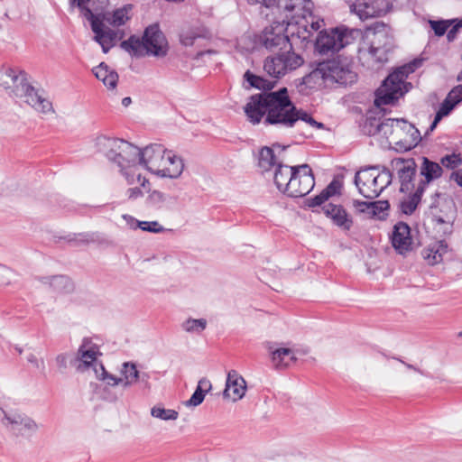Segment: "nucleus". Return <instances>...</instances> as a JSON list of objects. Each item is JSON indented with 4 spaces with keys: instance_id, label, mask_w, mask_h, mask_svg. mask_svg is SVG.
I'll return each instance as SVG.
<instances>
[{
    "instance_id": "obj_26",
    "label": "nucleus",
    "mask_w": 462,
    "mask_h": 462,
    "mask_svg": "<svg viewBox=\"0 0 462 462\" xmlns=\"http://www.w3.org/2000/svg\"><path fill=\"white\" fill-rule=\"evenodd\" d=\"M392 244L394 249L401 254H404L412 249V238L410 226L398 222L393 226Z\"/></svg>"
},
{
    "instance_id": "obj_36",
    "label": "nucleus",
    "mask_w": 462,
    "mask_h": 462,
    "mask_svg": "<svg viewBox=\"0 0 462 462\" xmlns=\"http://www.w3.org/2000/svg\"><path fill=\"white\" fill-rule=\"evenodd\" d=\"M425 189V183H419L416 191L400 202V209L406 215H411L416 209Z\"/></svg>"
},
{
    "instance_id": "obj_17",
    "label": "nucleus",
    "mask_w": 462,
    "mask_h": 462,
    "mask_svg": "<svg viewBox=\"0 0 462 462\" xmlns=\"http://www.w3.org/2000/svg\"><path fill=\"white\" fill-rule=\"evenodd\" d=\"M314 185L315 180L310 167L308 164H302L297 166L285 194L293 198L303 197L312 190Z\"/></svg>"
},
{
    "instance_id": "obj_5",
    "label": "nucleus",
    "mask_w": 462,
    "mask_h": 462,
    "mask_svg": "<svg viewBox=\"0 0 462 462\" xmlns=\"http://www.w3.org/2000/svg\"><path fill=\"white\" fill-rule=\"evenodd\" d=\"M121 48L133 56H155L163 57L168 51V42L156 24L150 25L144 31L142 39L131 36L121 42Z\"/></svg>"
},
{
    "instance_id": "obj_10",
    "label": "nucleus",
    "mask_w": 462,
    "mask_h": 462,
    "mask_svg": "<svg viewBox=\"0 0 462 462\" xmlns=\"http://www.w3.org/2000/svg\"><path fill=\"white\" fill-rule=\"evenodd\" d=\"M360 35V31L339 26L319 32L316 40V49L321 54L338 51L353 43Z\"/></svg>"
},
{
    "instance_id": "obj_44",
    "label": "nucleus",
    "mask_w": 462,
    "mask_h": 462,
    "mask_svg": "<svg viewBox=\"0 0 462 462\" xmlns=\"http://www.w3.org/2000/svg\"><path fill=\"white\" fill-rule=\"evenodd\" d=\"M151 415L162 420H176L179 412L173 409H166L162 405H155L151 409Z\"/></svg>"
},
{
    "instance_id": "obj_22",
    "label": "nucleus",
    "mask_w": 462,
    "mask_h": 462,
    "mask_svg": "<svg viewBox=\"0 0 462 462\" xmlns=\"http://www.w3.org/2000/svg\"><path fill=\"white\" fill-rule=\"evenodd\" d=\"M166 152L167 150L162 144L152 143L147 145L141 150L140 165L159 176L162 162Z\"/></svg>"
},
{
    "instance_id": "obj_38",
    "label": "nucleus",
    "mask_w": 462,
    "mask_h": 462,
    "mask_svg": "<svg viewBox=\"0 0 462 462\" xmlns=\"http://www.w3.org/2000/svg\"><path fill=\"white\" fill-rule=\"evenodd\" d=\"M277 159L273 150L269 147H263L259 152L258 165L263 171H269L273 168H276Z\"/></svg>"
},
{
    "instance_id": "obj_46",
    "label": "nucleus",
    "mask_w": 462,
    "mask_h": 462,
    "mask_svg": "<svg viewBox=\"0 0 462 462\" xmlns=\"http://www.w3.org/2000/svg\"><path fill=\"white\" fill-rule=\"evenodd\" d=\"M440 162L443 167L454 170L462 164V154L452 153L441 158Z\"/></svg>"
},
{
    "instance_id": "obj_37",
    "label": "nucleus",
    "mask_w": 462,
    "mask_h": 462,
    "mask_svg": "<svg viewBox=\"0 0 462 462\" xmlns=\"http://www.w3.org/2000/svg\"><path fill=\"white\" fill-rule=\"evenodd\" d=\"M211 388V383L206 379H200L191 397L184 402L187 407H196L202 403L205 394Z\"/></svg>"
},
{
    "instance_id": "obj_8",
    "label": "nucleus",
    "mask_w": 462,
    "mask_h": 462,
    "mask_svg": "<svg viewBox=\"0 0 462 462\" xmlns=\"http://www.w3.org/2000/svg\"><path fill=\"white\" fill-rule=\"evenodd\" d=\"M392 180L389 170L380 171L378 167H368L356 173L355 184L365 198L375 199L391 184Z\"/></svg>"
},
{
    "instance_id": "obj_50",
    "label": "nucleus",
    "mask_w": 462,
    "mask_h": 462,
    "mask_svg": "<svg viewBox=\"0 0 462 462\" xmlns=\"http://www.w3.org/2000/svg\"><path fill=\"white\" fill-rule=\"evenodd\" d=\"M90 1L91 0H76V3L78 7L85 12L84 15L92 22V19H96V17L88 7Z\"/></svg>"
},
{
    "instance_id": "obj_45",
    "label": "nucleus",
    "mask_w": 462,
    "mask_h": 462,
    "mask_svg": "<svg viewBox=\"0 0 462 462\" xmlns=\"http://www.w3.org/2000/svg\"><path fill=\"white\" fill-rule=\"evenodd\" d=\"M207 319H188L181 323V328L188 333H201L207 328Z\"/></svg>"
},
{
    "instance_id": "obj_35",
    "label": "nucleus",
    "mask_w": 462,
    "mask_h": 462,
    "mask_svg": "<svg viewBox=\"0 0 462 462\" xmlns=\"http://www.w3.org/2000/svg\"><path fill=\"white\" fill-rule=\"evenodd\" d=\"M341 183L337 180H333L329 185L323 189L319 195L308 199V206L310 208L320 206L326 202L330 197L338 194L341 189Z\"/></svg>"
},
{
    "instance_id": "obj_15",
    "label": "nucleus",
    "mask_w": 462,
    "mask_h": 462,
    "mask_svg": "<svg viewBox=\"0 0 462 462\" xmlns=\"http://www.w3.org/2000/svg\"><path fill=\"white\" fill-rule=\"evenodd\" d=\"M271 10L273 15L280 18V21H276L273 24L265 27L257 36V40L259 44L265 47L267 50H282L289 44V38L285 34V32L288 28H291V25L285 22L287 19H285L284 15L275 13L273 9Z\"/></svg>"
},
{
    "instance_id": "obj_54",
    "label": "nucleus",
    "mask_w": 462,
    "mask_h": 462,
    "mask_svg": "<svg viewBox=\"0 0 462 462\" xmlns=\"http://www.w3.org/2000/svg\"><path fill=\"white\" fill-rule=\"evenodd\" d=\"M126 196L129 199H136L143 196L142 190L135 187V188H130L126 190Z\"/></svg>"
},
{
    "instance_id": "obj_19",
    "label": "nucleus",
    "mask_w": 462,
    "mask_h": 462,
    "mask_svg": "<svg viewBox=\"0 0 462 462\" xmlns=\"http://www.w3.org/2000/svg\"><path fill=\"white\" fill-rule=\"evenodd\" d=\"M27 83L23 71L7 65L0 67V87L9 97L16 98Z\"/></svg>"
},
{
    "instance_id": "obj_24",
    "label": "nucleus",
    "mask_w": 462,
    "mask_h": 462,
    "mask_svg": "<svg viewBox=\"0 0 462 462\" xmlns=\"http://www.w3.org/2000/svg\"><path fill=\"white\" fill-rule=\"evenodd\" d=\"M322 210L332 223L343 231H349L354 224L353 217L341 205L328 203L323 206Z\"/></svg>"
},
{
    "instance_id": "obj_57",
    "label": "nucleus",
    "mask_w": 462,
    "mask_h": 462,
    "mask_svg": "<svg viewBox=\"0 0 462 462\" xmlns=\"http://www.w3.org/2000/svg\"><path fill=\"white\" fill-rule=\"evenodd\" d=\"M69 356L67 354L58 355L56 357V363L58 366L61 369H66L68 365Z\"/></svg>"
},
{
    "instance_id": "obj_23",
    "label": "nucleus",
    "mask_w": 462,
    "mask_h": 462,
    "mask_svg": "<svg viewBox=\"0 0 462 462\" xmlns=\"http://www.w3.org/2000/svg\"><path fill=\"white\" fill-rule=\"evenodd\" d=\"M441 200L443 208L440 209V212H443V215H434L433 220L437 231L447 236L452 233L457 210L455 202L451 199L442 198Z\"/></svg>"
},
{
    "instance_id": "obj_63",
    "label": "nucleus",
    "mask_w": 462,
    "mask_h": 462,
    "mask_svg": "<svg viewBox=\"0 0 462 462\" xmlns=\"http://www.w3.org/2000/svg\"><path fill=\"white\" fill-rule=\"evenodd\" d=\"M459 335H460V336H462V331L460 332V334H459Z\"/></svg>"
},
{
    "instance_id": "obj_16",
    "label": "nucleus",
    "mask_w": 462,
    "mask_h": 462,
    "mask_svg": "<svg viewBox=\"0 0 462 462\" xmlns=\"http://www.w3.org/2000/svg\"><path fill=\"white\" fill-rule=\"evenodd\" d=\"M23 100L36 113L47 116L55 114L52 102L45 92L32 87L29 82L25 85L20 95L16 97Z\"/></svg>"
},
{
    "instance_id": "obj_6",
    "label": "nucleus",
    "mask_w": 462,
    "mask_h": 462,
    "mask_svg": "<svg viewBox=\"0 0 462 462\" xmlns=\"http://www.w3.org/2000/svg\"><path fill=\"white\" fill-rule=\"evenodd\" d=\"M386 37V25L383 23H375L366 30L363 45L358 51V58L363 65L374 68L387 60L386 50L382 44Z\"/></svg>"
},
{
    "instance_id": "obj_60",
    "label": "nucleus",
    "mask_w": 462,
    "mask_h": 462,
    "mask_svg": "<svg viewBox=\"0 0 462 462\" xmlns=\"http://www.w3.org/2000/svg\"><path fill=\"white\" fill-rule=\"evenodd\" d=\"M457 80L458 81H462V70L459 72V74L457 75Z\"/></svg>"
},
{
    "instance_id": "obj_4",
    "label": "nucleus",
    "mask_w": 462,
    "mask_h": 462,
    "mask_svg": "<svg viewBox=\"0 0 462 462\" xmlns=\"http://www.w3.org/2000/svg\"><path fill=\"white\" fill-rule=\"evenodd\" d=\"M131 5H125L113 12H106L103 14L102 20L97 17L92 19L91 29L95 33V41L97 42L105 53H106L117 40L124 37L120 31H115L109 26L119 27L126 23L131 17Z\"/></svg>"
},
{
    "instance_id": "obj_47",
    "label": "nucleus",
    "mask_w": 462,
    "mask_h": 462,
    "mask_svg": "<svg viewBox=\"0 0 462 462\" xmlns=\"http://www.w3.org/2000/svg\"><path fill=\"white\" fill-rule=\"evenodd\" d=\"M456 20L430 21L431 29L437 36H442Z\"/></svg>"
},
{
    "instance_id": "obj_48",
    "label": "nucleus",
    "mask_w": 462,
    "mask_h": 462,
    "mask_svg": "<svg viewBox=\"0 0 462 462\" xmlns=\"http://www.w3.org/2000/svg\"><path fill=\"white\" fill-rule=\"evenodd\" d=\"M139 228L151 233H162L165 228L158 221H141Z\"/></svg>"
},
{
    "instance_id": "obj_14",
    "label": "nucleus",
    "mask_w": 462,
    "mask_h": 462,
    "mask_svg": "<svg viewBox=\"0 0 462 462\" xmlns=\"http://www.w3.org/2000/svg\"><path fill=\"white\" fill-rule=\"evenodd\" d=\"M121 377L107 373L104 365H98L96 370L97 379L104 381L110 386L122 384L124 388H129L136 384L139 381L145 382L148 384L149 375L146 373L141 374L137 366L133 362H125L120 369Z\"/></svg>"
},
{
    "instance_id": "obj_11",
    "label": "nucleus",
    "mask_w": 462,
    "mask_h": 462,
    "mask_svg": "<svg viewBox=\"0 0 462 462\" xmlns=\"http://www.w3.org/2000/svg\"><path fill=\"white\" fill-rule=\"evenodd\" d=\"M384 127L387 130L386 138L398 150L410 151L421 139L420 131L404 119L388 118V125Z\"/></svg>"
},
{
    "instance_id": "obj_9",
    "label": "nucleus",
    "mask_w": 462,
    "mask_h": 462,
    "mask_svg": "<svg viewBox=\"0 0 462 462\" xmlns=\"http://www.w3.org/2000/svg\"><path fill=\"white\" fill-rule=\"evenodd\" d=\"M140 161L141 150L137 146L124 140L117 151V155L114 162L118 165L120 171L125 177L128 184L133 185L139 183L141 186L144 187L148 180L145 177L142 176L140 172H137Z\"/></svg>"
},
{
    "instance_id": "obj_52",
    "label": "nucleus",
    "mask_w": 462,
    "mask_h": 462,
    "mask_svg": "<svg viewBox=\"0 0 462 462\" xmlns=\"http://www.w3.org/2000/svg\"><path fill=\"white\" fill-rule=\"evenodd\" d=\"M27 360L37 369L43 370L45 368L44 360L37 358V356L32 354L28 356Z\"/></svg>"
},
{
    "instance_id": "obj_51",
    "label": "nucleus",
    "mask_w": 462,
    "mask_h": 462,
    "mask_svg": "<svg viewBox=\"0 0 462 462\" xmlns=\"http://www.w3.org/2000/svg\"><path fill=\"white\" fill-rule=\"evenodd\" d=\"M450 30L448 32L447 37L449 42L453 41L457 37V31L462 28V18L456 20V22L450 26Z\"/></svg>"
},
{
    "instance_id": "obj_7",
    "label": "nucleus",
    "mask_w": 462,
    "mask_h": 462,
    "mask_svg": "<svg viewBox=\"0 0 462 462\" xmlns=\"http://www.w3.org/2000/svg\"><path fill=\"white\" fill-rule=\"evenodd\" d=\"M311 76L317 79H321L326 84L337 83L345 86L353 84L357 79L351 60L340 57L320 63Z\"/></svg>"
},
{
    "instance_id": "obj_55",
    "label": "nucleus",
    "mask_w": 462,
    "mask_h": 462,
    "mask_svg": "<svg viewBox=\"0 0 462 462\" xmlns=\"http://www.w3.org/2000/svg\"><path fill=\"white\" fill-rule=\"evenodd\" d=\"M449 97H451L453 100L458 99V102L462 100V86H457L455 87L450 93L448 94Z\"/></svg>"
},
{
    "instance_id": "obj_34",
    "label": "nucleus",
    "mask_w": 462,
    "mask_h": 462,
    "mask_svg": "<svg viewBox=\"0 0 462 462\" xmlns=\"http://www.w3.org/2000/svg\"><path fill=\"white\" fill-rule=\"evenodd\" d=\"M442 167L439 163L423 157L420 173L425 178V180H421L420 183H425L426 186L432 180L439 179L442 175Z\"/></svg>"
},
{
    "instance_id": "obj_25",
    "label": "nucleus",
    "mask_w": 462,
    "mask_h": 462,
    "mask_svg": "<svg viewBox=\"0 0 462 462\" xmlns=\"http://www.w3.org/2000/svg\"><path fill=\"white\" fill-rule=\"evenodd\" d=\"M246 392L245 380L236 370H231L227 374L226 388L223 396L232 402L241 400Z\"/></svg>"
},
{
    "instance_id": "obj_30",
    "label": "nucleus",
    "mask_w": 462,
    "mask_h": 462,
    "mask_svg": "<svg viewBox=\"0 0 462 462\" xmlns=\"http://www.w3.org/2000/svg\"><path fill=\"white\" fill-rule=\"evenodd\" d=\"M448 253V244L443 240L435 241L425 247L422 252L423 259L430 265L440 263Z\"/></svg>"
},
{
    "instance_id": "obj_1",
    "label": "nucleus",
    "mask_w": 462,
    "mask_h": 462,
    "mask_svg": "<svg viewBox=\"0 0 462 462\" xmlns=\"http://www.w3.org/2000/svg\"><path fill=\"white\" fill-rule=\"evenodd\" d=\"M245 113L253 125L263 122L278 128H291L296 122L302 121L312 128H323L322 123L317 122L307 112L296 108L286 88L252 96L245 106Z\"/></svg>"
},
{
    "instance_id": "obj_62",
    "label": "nucleus",
    "mask_w": 462,
    "mask_h": 462,
    "mask_svg": "<svg viewBox=\"0 0 462 462\" xmlns=\"http://www.w3.org/2000/svg\"><path fill=\"white\" fill-rule=\"evenodd\" d=\"M71 1H72V3H76V0H71Z\"/></svg>"
},
{
    "instance_id": "obj_3",
    "label": "nucleus",
    "mask_w": 462,
    "mask_h": 462,
    "mask_svg": "<svg viewBox=\"0 0 462 462\" xmlns=\"http://www.w3.org/2000/svg\"><path fill=\"white\" fill-rule=\"evenodd\" d=\"M303 63V59L292 51H285L270 55L263 60V71L271 78L264 79L247 70L244 79L253 88L262 90H271L275 87L277 79L285 76L288 72L296 69Z\"/></svg>"
},
{
    "instance_id": "obj_53",
    "label": "nucleus",
    "mask_w": 462,
    "mask_h": 462,
    "mask_svg": "<svg viewBox=\"0 0 462 462\" xmlns=\"http://www.w3.org/2000/svg\"><path fill=\"white\" fill-rule=\"evenodd\" d=\"M122 218L125 221L126 225L132 229L139 228V223L141 221L135 219L134 217L125 214L122 216Z\"/></svg>"
},
{
    "instance_id": "obj_40",
    "label": "nucleus",
    "mask_w": 462,
    "mask_h": 462,
    "mask_svg": "<svg viewBox=\"0 0 462 462\" xmlns=\"http://www.w3.org/2000/svg\"><path fill=\"white\" fill-rule=\"evenodd\" d=\"M42 282L44 284H48L51 288L58 292H68L72 289V283L68 277L62 275L43 278Z\"/></svg>"
},
{
    "instance_id": "obj_18",
    "label": "nucleus",
    "mask_w": 462,
    "mask_h": 462,
    "mask_svg": "<svg viewBox=\"0 0 462 462\" xmlns=\"http://www.w3.org/2000/svg\"><path fill=\"white\" fill-rule=\"evenodd\" d=\"M102 356L99 346L94 343L90 338H84L79 346L75 363L76 369L79 372H85L92 369L96 374V370L98 365H103L98 362V357Z\"/></svg>"
},
{
    "instance_id": "obj_61",
    "label": "nucleus",
    "mask_w": 462,
    "mask_h": 462,
    "mask_svg": "<svg viewBox=\"0 0 462 462\" xmlns=\"http://www.w3.org/2000/svg\"><path fill=\"white\" fill-rule=\"evenodd\" d=\"M71 1H72V3H76V0H71Z\"/></svg>"
},
{
    "instance_id": "obj_32",
    "label": "nucleus",
    "mask_w": 462,
    "mask_h": 462,
    "mask_svg": "<svg viewBox=\"0 0 462 462\" xmlns=\"http://www.w3.org/2000/svg\"><path fill=\"white\" fill-rule=\"evenodd\" d=\"M95 77L103 82L105 87L110 90H115L118 82V74L109 68L106 63L101 62L92 69Z\"/></svg>"
},
{
    "instance_id": "obj_31",
    "label": "nucleus",
    "mask_w": 462,
    "mask_h": 462,
    "mask_svg": "<svg viewBox=\"0 0 462 462\" xmlns=\"http://www.w3.org/2000/svg\"><path fill=\"white\" fill-rule=\"evenodd\" d=\"M297 166L277 164L273 171V181L277 189L285 194L291 179L295 174Z\"/></svg>"
},
{
    "instance_id": "obj_41",
    "label": "nucleus",
    "mask_w": 462,
    "mask_h": 462,
    "mask_svg": "<svg viewBox=\"0 0 462 462\" xmlns=\"http://www.w3.org/2000/svg\"><path fill=\"white\" fill-rule=\"evenodd\" d=\"M458 103V99L457 100H453L451 97H449V96L448 95V97H446V99L442 102V104L440 105L439 110L437 111L436 113V116H435V118L433 120V122L431 123L427 134L429 132H432L437 125L439 124V122L446 116H448L451 111L452 109L455 107V106Z\"/></svg>"
},
{
    "instance_id": "obj_39",
    "label": "nucleus",
    "mask_w": 462,
    "mask_h": 462,
    "mask_svg": "<svg viewBox=\"0 0 462 462\" xmlns=\"http://www.w3.org/2000/svg\"><path fill=\"white\" fill-rule=\"evenodd\" d=\"M386 125H388V118L381 121L378 118L371 117L366 119L363 127V131L368 135H375L380 134L386 137L387 130L384 127Z\"/></svg>"
},
{
    "instance_id": "obj_28",
    "label": "nucleus",
    "mask_w": 462,
    "mask_h": 462,
    "mask_svg": "<svg viewBox=\"0 0 462 462\" xmlns=\"http://www.w3.org/2000/svg\"><path fill=\"white\" fill-rule=\"evenodd\" d=\"M184 170V163L180 157L171 151H167L161 166L160 177L176 179L179 178Z\"/></svg>"
},
{
    "instance_id": "obj_59",
    "label": "nucleus",
    "mask_w": 462,
    "mask_h": 462,
    "mask_svg": "<svg viewBox=\"0 0 462 462\" xmlns=\"http://www.w3.org/2000/svg\"><path fill=\"white\" fill-rule=\"evenodd\" d=\"M402 363L403 365H405L407 366V368H409V369H412V370H415V371H417V372H420V370H419V369H417V368H415L413 365H409V364H405V363H403V362H402Z\"/></svg>"
},
{
    "instance_id": "obj_58",
    "label": "nucleus",
    "mask_w": 462,
    "mask_h": 462,
    "mask_svg": "<svg viewBox=\"0 0 462 462\" xmlns=\"http://www.w3.org/2000/svg\"><path fill=\"white\" fill-rule=\"evenodd\" d=\"M131 102H132V100H131V98H130V97H125V98H123V100H122V104H123V106H129V105L131 104Z\"/></svg>"
},
{
    "instance_id": "obj_13",
    "label": "nucleus",
    "mask_w": 462,
    "mask_h": 462,
    "mask_svg": "<svg viewBox=\"0 0 462 462\" xmlns=\"http://www.w3.org/2000/svg\"><path fill=\"white\" fill-rule=\"evenodd\" d=\"M0 422L4 428L16 437L32 436L40 429V425L32 417L14 409L0 408Z\"/></svg>"
},
{
    "instance_id": "obj_2",
    "label": "nucleus",
    "mask_w": 462,
    "mask_h": 462,
    "mask_svg": "<svg viewBox=\"0 0 462 462\" xmlns=\"http://www.w3.org/2000/svg\"><path fill=\"white\" fill-rule=\"evenodd\" d=\"M262 3L266 8L284 15L291 29L296 27L291 33L303 41L310 40L324 25V21L312 14L311 0H262Z\"/></svg>"
},
{
    "instance_id": "obj_56",
    "label": "nucleus",
    "mask_w": 462,
    "mask_h": 462,
    "mask_svg": "<svg viewBox=\"0 0 462 462\" xmlns=\"http://www.w3.org/2000/svg\"><path fill=\"white\" fill-rule=\"evenodd\" d=\"M449 180L455 181L459 187H462V169L453 171L449 175Z\"/></svg>"
},
{
    "instance_id": "obj_29",
    "label": "nucleus",
    "mask_w": 462,
    "mask_h": 462,
    "mask_svg": "<svg viewBox=\"0 0 462 462\" xmlns=\"http://www.w3.org/2000/svg\"><path fill=\"white\" fill-rule=\"evenodd\" d=\"M123 141V139L100 135L95 139L94 145L98 152L104 154L108 160L114 162Z\"/></svg>"
},
{
    "instance_id": "obj_12",
    "label": "nucleus",
    "mask_w": 462,
    "mask_h": 462,
    "mask_svg": "<svg viewBox=\"0 0 462 462\" xmlns=\"http://www.w3.org/2000/svg\"><path fill=\"white\" fill-rule=\"evenodd\" d=\"M413 71V66L408 65L399 68L390 74L375 92L374 105L381 106L394 103L403 95L404 81L410 72Z\"/></svg>"
},
{
    "instance_id": "obj_20",
    "label": "nucleus",
    "mask_w": 462,
    "mask_h": 462,
    "mask_svg": "<svg viewBox=\"0 0 462 462\" xmlns=\"http://www.w3.org/2000/svg\"><path fill=\"white\" fill-rule=\"evenodd\" d=\"M349 8L360 20L384 15L389 10L387 0H350Z\"/></svg>"
},
{
    "instance_id": "obj_27",
    "label": "nucleus",
    "mask_w": 462,
    "mask_h": 462,
    "mask_svg": "<svg viewBox=\"0 0 462 462\" xmlns=\"http://www.w3.org/2000/svg\"><path fill=\"white\" fill-rule=\"evenodd\" d=\"M267 459L269 462H310L306 453L285 446L271 449Z\"/></svg>"
},
{
    "instance_id": "obj_49",
    "label": "nucleus",
    "mask_w": 462,
    "mask_h": 462,
    "mask_svg": "<svg viewBox=\"0 0 462 462\" xmlns=\"http://www.w3.org/2000/svg\"><path fill=\"white\" fill-rule=\"evenodd\" d=\"M147 199L151 205L160 206L167 201L168 196L162 191L153 190L149 194Z\"/></svg>"
},
{
    "instance_id": "obj_21",
    "label": "nucleus",
    "mask_w": 462,
    "mask_h": 462,
    "mask_svg": "<svg viewBox=\"0 0 462 462\" xmlns=\"http://www.w3.org/2000/svg\"><path fill=\"white\" fill-rule=\"evenodd\" d=\"M393 169L396 171L402 192L409 191L412 187V180L416 174L417 165L413 159H393L391 162Z\"/></svg>"
},
{
    "instance_id": "obj_33",
    "label": "nucleus",
    "mask_w": 462,
    "mask_h": 462,
    "mask_svg": "<svg viewBox=\"0 0 462 462\" xmlns=\"http://www.w3.org/2000/svg\"><path fill=\"white\" fill-rule=\"evenodd\" d=\"M270 352L273 365L279 369L288 367L297 360L294 352L287 347L277 348L274 350L270 348Z\"/></svg>"
},
{
    "instance_id": "obj_43",
    "label": "nucleus",
    "mask_w": 462,
    "mask_h": 462,
    "mask_svg": "<svg viewBox=\"0 0 462 462\" xmlns=\"http://www.w3.org/2000/svg\"><path fill=\"white\" fill-rule=\"evenodd\" d=\"M207 36V31L204 28L198 27L183 31L180 34V42L185 46L193 45L195 40Z\"/></svg>"
},
{
    "instance_id": "obj_42",
    "label": "nucleus",
    "mask_w": 462,
    "mask_h": 462,
    "mask_svg": "<svg viewBox=\"0 0 462 462\" xmlns=\"http://www.w3.org/2000/svg\"><path fill=\"white\" fill-rule=\"evenodd\" d=\"M379 204L385 205V208L388 206L387 202H365L360 200H354L353 207L357 213L365 214L366 216L372 217H374L379 210Z\"/></svg>"
}]
</instances>
